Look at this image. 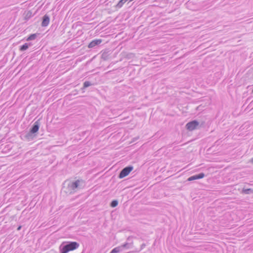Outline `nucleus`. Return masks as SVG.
Segmentation results:
<instances>
[{
	"label": "nucleus",
	"mask_w": 253,
	"mask_h": 253,
	"mask_svg": "<svg viewBox=\"0 0 253 253\" xmlns=\"http://www.w3.org/2000/svg\"><path fill=\"white\" fill-rule=\"evenodd\" d=\"M102 42V40L100 39L94 40L89 43L88 45L89 48H92L95 46L99 44Z\"/></svg>",
	"instance_id": "8"
},
{
	"label": "nucleus",
	"mask_w": 253,
	"mask_h": 253,
	"mask_svg": "<svg viewBox=\"0 0 253 253\" xmlns=\"http://www.w3.org/2000/svg\"><path fill=\"white\" fill-rule=\"evenodd\" d=\"M128 244L126 243L121 246H119L113 249L110 253H119L124 248H127Z\"/></svg>",
	"instance_id": "6"
},
{
	"label": "nucleus",
	"mask_w": 253,
	"mask_h": 253,
	"mask_svg": "<svg viewBox=\"0 0 253 253\" xmlns=\"http://www.w3.org/2000/svg\"><path fill=\"white\" fill-rule=\"evenodd\" d=\"M28 47H29L28 44L26 43L24 45H23L22 46H21L20 50L21 51H24V50H26L27 49H28Z\"/></svg>",
	"instance_id": "13"
},
{
	"label": "nucleus",
	"mask_w": 253,
	"mask_h": 253,
	"mask_svg": "<svg viewBox=\"0 0 253 253\" xmlns=\"http://www.w3.org/2000/svg\"><path fill=\"white\" fill-rule=\"evenodd\" d=\"M91 85V84L89 82L86 81L84 84V87H87Z\"/></svg>",
	"instance_id": "15"
},
{
	"label": "nucleus",
	"mask_w": 253,
	"mask_h": 253,
	"mask_svg": "<svg viewBox=\"0 0 253 253\" xmlns=\"http://www.w3.org/2000/svg\"><path fill=\"white\" fill-rule=\"evenodd\" d=\"M49 22V18L46 16L44 15L43 18V20L42 21V26H47Z\"/></svg>",
	"instance_id": "9"
},
{
	"label": "nucleus",
	"mask_w": 253,
	"mask_h": 253,
	"mask_svg": "<svg viewBox=\"0 0 253 253\" xmlns=\"http://www.w3.org/2000/svg\"><path fill=\"white\" fill-rule=\"evenodd\" d=\"M204 177H205V174L204 173H201L199 174L195 175L189 177L187 179V180L188 181H191L197 180L198 179H201V178H204Z\"/></svg>",
	"instance_id": "7"
},
{
	"label": "nucleus",
	"mask_w": 253,
	"mask_h": 253,
	"mask_svg": "<svg viewBox=\"0 0 253 253\" xmlns=\"http://www.w3.org/2000/svg\"><path fill=\"white\" fill-rule=\"evenodd\" d=\"M118 204V202L117 200H114L112 202L111 204V206L112 207H116Z\"/></svg>",
	"instance_id": "14"
},
{
	"label": "nucleus",
	"mask_w": 253,
	"mask_h": 253,
	"mask_svg": "<svg viewBox=\"0 0 253 253\" xmlns=\"http://www.w3.org/2000/svg\"><path fill=\"white\" fill-rule=\"evenodd\" d=\"M82 183L83 181L79 180L70 183L68 185V187L70 188V193L74 192L76 191L77 189L81 188Z\"/></svg>",
	"instance_id": "2"
},
{
	"label": "nucleus",
	"mask_w": 253,
	"mask_h": 253,
	"mask_svg": "<svg viewBox=\"0 0 253 253\" xmlns=\"http://www.w3.org/2000/svg\"><path fill=\"white\" fill-rule=\"evenodd\" d=\"M199 125V122L194 120L187 123L186 125V127L188 130L192 131L196 129Z\"/></svg>",
	"instance_id": "4"
},
{
	"label": "nucleus",
	"mask_w": 253,
	"mask_h": 253,
	"mask_svg": "<svg viewBox=\"0 0 253 253\" xmlns=\"http://www.w3.org/2000/svg\"><path fill=\"white\" fill-rule=\"evenodd\" d=\"M21 228V226H19L18 228H17V230H20Z\"/></svg>",
	"instance_id": "16"
},
{
	"label": "nucleus",
	"mask_w": 253,
	"mask_h": 253,
	"mask_svg": "<svg viewBox=\"0 0 253 253\" xmlns=\"http://www.w3.org/2000/svg\"><path fill=\"white\" fill-rule=\"evenodd\" d=\"M39 127H40V124L39 123L38 121H36L35 123H34V125L32 127V128L31 129V130H30V133H29L26 136V137L28 138V139H29V138L31 137V133H36L38 130H39Z\"/></svg>",
	"instance_id": "5"
},
{
	"label": "nucleus",
	"mask_w": 253,
	"mask_h": 253,
	"mask_svg": "<svg viewBox=\"0 0 253 253\" xmlns=\"http://www.w3.org/2000/svg\"><path fill=\"white\" fill-rule=\"evenodd\" d=\"M133 168L132 166H129L123 169L119 174V178H122L129 174Z\"/></svg>",
	"instance_id": "3"
},
{
	"label": "nucleus",
	"mask_w": 253,
	"mask_h": 253,
	"mask_svg": "<svg viewBox=\"0 0 253 253\" xmlns=\"http://www.w3.org/2000/svg\"><path fill=\"white\" fill-rule=\"evenodd\" d=\"M250 162L253 164V158H252L251 160H250Z\"/></svg>",
	"instance_id": "17"
},
{
	"label": "nucleus",
	"mask_w": 253,
	"mask_h": 253,
	"mask_svg": "<svg viewBox=\"0 0 253 253\" xmlns=\"http://www.w3.org/2000/svg\"><path fill=\"white\" fill-rule=\"evenodd\" d=\"M79 247V244L76 242H70L68 244L63 243L59 247L60 253H67L73 251Z\"/></svg>",
	"instance_id": "1"
},
{
	"label": "nucleus",
	"mask_w": 253,
	"mask_h": 253,
	"mask_svg": "<svg viewBox=\"0 0 253 253\" xmlns=\"http://www.w3.org/2000/svg\"><path fill=\"white\" fill-rule=\"evenodd\" d=\"M242 193L245 194H253V190L252 189H243L242 191Z\"/></svg>",
	"instance_id": "10"
},
{
	"label": "nucleus",
	"mask_w": 253,
	"mask_h": 253,
	"mask_svg": "<svg viewBox=\"0 0 253 253\" xmlns=\"http://www.w3.org/2000/svg\"><path fill=\"white\" fill-rule=\"evenodd\" d=\"M126 1V0H120L116 6L118 8H121Z\"/></svg>",
	"instance_id": "11"
},
{
	"label": "nucleus",
	"mask_w": 253,
	"mask_h": 253,
	"mask_svg": "<svg viewBox=\"0 0 253 253\" xmlns=\"http://www.w3.org/2000/svg\"><path fill=\"white\" fill-rule=\"evenodd\" d=\"M37 38V35L34 34H32L31 35H30L27 39V41H31V40H35L36 38Z\"/></svg>",
	"instance_id": "12"
}]
</instances>
